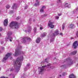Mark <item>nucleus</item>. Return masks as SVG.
Wrapping results in <instances>:
<instances>
[{
  "mask_svg": "<svg viewBox=\"0 0 78 78\" xmlns=\"http://www.w3.org/2000/svg\"><path fill=\"white\" fill-rule=\"evenodd\" d=\"M23 60V57L22 56L20 58H18L17 60L14 62L13 64L15 66L14 70L15 72H19Z\"/></svg>",
  "mask_w": 78,
  "mask_h": 78,
  "instance_id": "nucleus-1",
  "label": "nucleus"
},
{
  "mask_svg": "<svg viewBox=\"0 0 78 78\" xmlns=\"http://www.w3.org/2000/svg\"><path fill=\"white\" fill-rule=\"evenodd\" d=\"M50 66H51V64L49 63L48 64L47 66H42V67H39L38 70H39L40 73L41 74H42V72H44L45 69H47V70L53 69V67H50Z\"/></svg>",
  "mask_w": 78,
  "mask_h": 78,
  "instance_id": "nucleus-2",
  "label": "nucleus"
},
{
  "mask_svg": "<svg viewBox=\"0 0 78 78\" xmlns=\"http://www.w3.org/2000/svg\"><path fill=\"white\" fill-rule=\"evenodd\" d=\"M9 27L12 29H18L19 28L18 23L14 21L11 22L10 24Z\"/></svg>",
  "mask_w": 78,
  "mask_h": 78,
  "instance_id": "nucleus-3",
  "label": "nucleus"
},
{
  "mask_svg": "<svg viewBox=\"0 0 78 78\" xmlns=\"http://www.w3.org/2000/svg\"><path fill=\"white\" fill-rule=\"evenodd\" d=\"M21 48V46H20L18 49H16L15 53V56H18V55H20V54H24V53H25V52L20 51V50Z\"/></svg>",
  "mask_w": 78,
  "mask_h": 78,
  "instance_id": "nucleus-4",
  "label": "nucleus"
},
{
  "mask_svg": "<svg viewBox=\"0 0 78 78\" xmlns=\"http://www.w3.org/2000/svg\"><path fill=\"white\" fill-rule=\"evenodd\" d=\"M59 31L57 30L55 33H53L50 36L51 40L50 42H52L55 40L54 37L55 36H57L59 34Z\"/></svg>",
  "mask_w": 78,
  "mask_h": 78,
  "instance_id": "nucleus-5",
  "label": "nucleus"
},
{
  "mask_svg": "<svg viewBox=\"0 0 78 78\" xmlns=\"http://www.w3.org/2000/svg\"><path fill=\"white\" fill-rule=\"evenodd\" d=\"M66 61H67L68 62L67 63V66H71L72 64H73V60L72 59H70V58H68L66 59Z\"/></svg>",
  "mask_w": 78,
  "mask_h": 78,
  "instance_id": "nucleus-6",
  "label": "nucleus"
},
{
  "mask_svg": "<svg viewBox=\"0 0 78 78\" xmlns=\"http://www.w3.org/2000/svg\"><path fill=\"white\" fill-rule=\"evenodd\" d=\"M12 55V53H7L6 55H5V56L3 58V62H4L6 60H7L8 59V57L9 56H11V55Z\"/></svg>",
  "mask_w": 78,
  "mask_h": 78,
  "instance_id": "nucleus-7",
  "label": "nucleus"
},
{
  "mask_svg": "<svg viewBox=\"0 0 78 78\" xmlns=\"http://www.w3.org/2000/svg\"><path fill=\"white\" fill-rule=\"evenodd\" d=\"M26 40L28 41H31V39L29 37H24L23 38V42L24 43H26Z\"/></svg>",
  "mask_w": 78,
  "mask_h": 78,
  "instance_id": "nucleus-8",
  "label": "nucleus"
},
{
  "mask_svg": "<svg viewBox=\"0 0 78 78\" xmlns=\"http://www.w3.org/2000/svg\"><path fill=\"white\" fill-rule=\"evenodd\" d=\"M53 22L49 21L48 23V26L51 27V28H53L55 26L53 25Z\"/></svg>",
  "mask_w": 78,
  "mask_h": 78,
  "instance_id": "nucleus-9",
  "label": "nucleus"
},
{
  "mask_svg": "<svg viewBox=\"0 0 78 78\" xmlns=\"http://www.w3.org/2000/svg\"><path fill=\"white\" fill-rule=\"evenodd\" d=\"M9 40L10 42H12V37H8L5 38V41H8Z\"/></svg>",
  "mask_w": 78,
  "mask_h": 78,
  "instance_id": "nucleus-10",
  "label": "nucleus"
},
{
  "mask_svg": "<svg viewBox=\"0 0 78 78\" xmlns=\"http://www.w3.org/2000/svg\"><path fill=\"white\" fill-rule=\"evenodd\" d=\"M8 19H6L4 20V26H7L8 25Z\"/></svg>",
  "mask_w": 78,
  "mask_h": 78,
  "instance_id": "nucleus-11",
  "label": "nucleus"
},
{
  "mask_svg": "<svg viewBox=\"0 0 78 78\" xmlns=\"http://www.w3.org/2000/svg\"><path fill=\"white\" fill-rule=\"evenodd\" d=\"M30 63L27 64V66L24 68V70H25V71H26V70H27L28 69H30V67H30Z\"/></svg>",
  "mask_w": 78,
  "mask_h": 78,
  "instance_id": "nucleus-12",
  "label": "nucleus"
},
{
  "mask_svg": "<svg viewBox=\"0 0 78 78\" xmlns=\"http://www.w3.org/2000/svg\"><path fill=\"white\" fill-rule=\"evenodd\" d=\"M74 27V24H71L69 25V28H71V29H72Z\"/></svg>",
  "mask_w": 78,
  "mask_h": 78,
  "instance_id": "nucleus-13",
  "label": "nucleus"
},
{
  "mask_svg": "<svg viewBox=\"0 0 78 78\" xmlns=\"http://www.w3.org/2000/svg\"><path fill=\"white\" fill-rule=\"evenodd\" d=\"M36 2H37L35 3V4L34 6H37L39 5V2L38 1V0H36Z\"/></svg>",
  "mask_w": 78,
  "mask_h": 78,
  "instance_id": "nucleus-14",
  "label": "nucleus"
},
{
  "mask_svg": "<svg viewBox=\"0 0 78 78\" xmlns=\"http://www.w3.org/2000/svg\"><path fill=\"white\" fill-rule=\"evenodd\" d=\"M76 78V76H75L73 74H72L69 76V78Z\"/></svg>",
  "mask_w": 78,
  "mask_h": 78,
  "instance_id": "nucleus-15",
  "label": "nucleus"
},
{
  "mask_svg": "<svg viewBox=\"0 0 78 78\" xmlns=\"http://www.w3.org/2000/svg\"><path fill=\"white\" fill-rule=\"evenodd\" d=\"M17 8V6L16 5V4H14L12 6V9H16Z\"/></svg>",
  "mask_w": 78,
  "mask_h": 78,
  "instance_id": "nucleus-16",
  "label": "nucleus"
},
{
  "mask_svg": "<svg viewBox=\"0 0 78 78\" xmlns=\"http://www.w3.org/2000/svg\"><path fill=\"white\" fill-rule=\"evenodd\" d=\"M40 41H41V38L39 37L37 38L36 40V42L37 43H39Z\"/></svg>",
  "mask_w": 78,
  "mask_h": 78,
  "instance_id": "nucleus-17",
  "label": "nucleus"
},
{
  "mask_svg": "<svg viewBox=\"0 0 78 78\" xmlns=\"http://www.w3.org/2000/svg\"><path fill=\"white\" fill-rule=\"evenodd\" d=\"M76 53H77V51H74L73 52H72L71 53V55H76Z\"/></svg>",
  "mask_w": 78,
  "mask_h": 78,
  "instance_id": "nucleus-18",
  "label": "nucleus"
},
{
  "mask_svg": "<svg viewBox=\"0 0 78 78\" xmlns=\"http://www.w3.org/2000/svg\"><path fill=\"white\" fill-rule=\"evenodd\" d=\"M78 11V9H76L74 10L73 11V12L74 14H76L77 13V12Z\"/></svg>",
  "mask_w": 78,
  "mask_h": 78,
  "instance_id": "nucleus-19",
  "label": "nucleus"
},
{
  "mask_svg": "<svg viewBox=\"0 0 78 78\" xmlns=\"http://www.w3.org/2000/svg\"><path fill=\"white\" fill-rule=\"evenodd\" d=\"M28 30L27 31L28 32H30L31 31V27L29 26L27 28Z\"/></svg>",
  "mask_w": 78,
  "mask_h": 78,
  "instance_id": "nucleus-20",
  "label": "nucleus"
},
{
  "mask_svg": "<svg viewBox=\"0 0 78 78\" xmlns=\"http://www.w3.org/2000/svg\"><path fill=\"white\" fill-rule=\"evenodd\" d=\"M46 34H47L46 33H43L41 35V37H43L45 36H46Z\"/></svg>",
  "mask_w": 78,
  "mask_h": 78,
  "instance_id": "nucleus-21",
  "label": "nucleus"
},
{
  "mask_svg": "<svg viewBox=\"0 0 78 78\" xmlns=\"http://www.w3.org/2000/svg\"><path fill=\"white\" fill-rule=\"evenodd\" d=\"M12 34V32H9L7 34V35L8 36H11V35Z\"/></svg>",
  "mask_w": 78,
  "mask_h": 78,
  "instance_id": "nucleus-22",
  "label": "nucleus"
},
{
  "mask_svg": "<svg viewBox=\"0 0 78 78\" xmlns=\"http://www.w3.org/2000/svg\"><path fill=\"white\" fill-rule=\"evenodd\" d=\"M65 28V23H63L62 25V29L64 30Z\"/></svg>",
  "mask_w": 78,
  "mask_h": 78,
  "instance_id": "nucleus-23",
  "label": "nucleus"
},
{
  "mask_svg": "<svg viewBox=\"0 0 78 78\" xmlns=\"http://www.w3.org/2000/svg\"><path fill=\"white\" fill-rule=\"evenodd\" d=\"M47 59L46 58L45 60L43 62H44L45 64H47V63H48V62L47 60Z\"/></svg>",
  "mask_w": 78,
  "mask_h": 78,
  "instance_id": "nucleus-24",
  "label": "nucleus"
},
{
  "mask_svg": "<svg viewBox=\"0 0 78 78\" xmlns=\"http://www.w3.org/2000/svg\"><path fill=\"white\" fill-rule=\"evenodd\" d=\"M44 9L41 8L40 10V12H44Z\"/></svg>",
  "mask_w": 78,
  "mask_h": 78,
  "instance_id": "nucleus-25",
  "label": "nucleus"
},
{
  "mask_svg": "<svg viewBox=\"0 0 78 78\" xmlns=\"http://www.w3.org/2000/svg\"><path fill=\"white\" fill-rule=\"evenodd\" d=\"M37 30V28L36 27L34 28V33H36V30Z\"/></svg>",
  "mask_w": 78,
  "mask_h": 78,
  "instance_id": "nucleus-26",
  "label": "nucleus"
},
{
  "mask_svg": "<svg viewBox=\"0 0 78 78\" xmlns=\"http://www.w3.org/2000/svg\"><path fill=\"white\" fill-rule=\"evenodd\" d=\"M10 7H11V6L9 5H7L6 6V8H8H8H10Z\"/></svg>",
  "mask_w": 78,
  "mask_h": 78,
  "instance_id": "nucleus-27",
  "label": "nucleus"
},
{
  "mask_svg": "<svg viewBox=\"0 0 78 78\" xmlns=\"http://www.w3.org/2000/svg\"><path fill=\"white\" fill-rule=\"evenodd\" d=\"M66 66L65 65H62V66H61V67H63V68H66Z\"/></svg>",
  "mask_w": 78,
  "mask_h": 78,
  "instance_id": "nucleus-28",
  "label": "nucleus"
},
{
  "mask_svg": "<svg viewBox=\"0 0 78 78\" xmlns=\"http://www.w3.org/2000/svg\"><path fill=\"white\" fill-rule=\"evenodd\" d=\"M31 19H30L29 21V23H30V24H31Z\"/></svg>",
  "mask_w": 78,
  "mask_h": 78,
  "instance_id": "nucleus-29",
  "label": "nucleus"
},
{
  "mask_svg": "<svg viewBox=\"0 0 78 78\" xmlns=\"http://www.w3.org/2000/svg\"><path fill=\"white\" fill-rule=\"evenodd\" d=\"M10 14H12V13H14V11L13 10H11L10 11Z\"/></svg>",
  "mask_w": 78,
  "mask_h": 78,
  "instance_id": "nucleus-30",
  "label": "nucleus"
},
{
  "mask_svg": "<svg viewBox=\"0 0 78 78\" xmlns=\"http://www.w3.org/2000/svg\"><path fill=\"white\" fill-rule=\"evenodd\" d=\"M67 74L66 73H63L62 74V76H65Z\"/></svg>",
  "mask_w": 78,
  "mask_h": 78,
  "instance_id": "nucleus-31",
  "label": "nucleus"
},
{
  "mask_svg": "<svg viewBox=\"0 0 78 78\" xmlns=\"http://www.w3.org/2000/svg\"><path fill=\"white\" fill-rule=\"evenodd\" d=\"M28 7V5H26L25 6V9H27V8Z\"/></svg>",
  "mask_w": 78,
  "mask_h": 78,
  "instance_id": "nucleus-32",
  "label": "nucleus"
},
{
  "mask_svg": "<svg viewBox=\"0 0 78 78\" xmlns=\"http://www.w3.org/2000/svg\"><path fill=\"white\" fill-rule=\"evenodd\" d=\"M20 18H20V17L18 16V17L16 18V20H19V19H20Z\"/></svg>",
  "mask_w": 78,
  "mask_h": 78,
  "instance_id": "nucleus-33",
  "label": "nucleus"
},
{
  "mask_svg": "<svg viewBox=\"0 0 78 78\" xmlns=\"http://www.w3.org/2000/svg\"><path fill=\"white\" fill-rule=\"evenodd\" d=\"M68 3H66V4H65V6H66V7H67L68 8H69V5H68Z\"/></svg>",
  "mask_w": 78,
  "mask_h": 78,
  "instance_id": "nucleus-34",
  "label": "nucleus"
},
{
  "mask_svg": "<svg viewBox=\"0 0 78 78\" xmlns=\"http://www.w3.org/2000/svg\"><path fill=\"white\" fill-rule=\"evenodd\" d=\"M45 8V6L44 5L42 7L41 9H44Z\"/></svg>",
  "mask_w": 78,
  "mask_h": 78,
  "instance_id": "nucleus-35",
  "label": "nucleus"
},
{
  "mask_svg": "<svg viewBox=\"0 0 78 78\" xmlns=\"http://www.w3.org/2000/svg\"><path fill=\"white\" fill-rule=\"evenodd\" d=\"M1 49L2 50H5V48L4 47H1Z\"/></svg>",
  "mask_w": 78,
  "mask_h": 78,
  "instance_id": "nucleus-36",
  "label": "nucleus"
},
{
  "mask_svg": "<svg viewBox=\"0 0 78 78\" xmlns=\"http://www.w3.org/2000/svg\"><path fill=\"white\" fill-rule=\"evenodd\" d=\"M14 70V68H12L11 69H10V71H12V70Z\"/></svg>",
  "mask_w": 78,
  "mask_h": 78,
  "instance_id": "nucleus-37",
  "label": "nucleus"
},
{
  "mask_svg": "<svg viewBox=\"0 0 78 78\" xmlns=\"http://www.w3.org/2000/svg\"><path fill=\"white\" fill-rule=\"evenodd\" d=\"M3 30V29L2 27H0V31H2Z\"/></svg>",
  "mask_w": 78,
  "mask_h": 78,
  "instance_id": "nucleus-38",
  "label": "nucleus"
},
{
  "mask_svg": "<svg viewBox=\"0 0 78 78\" xmlns=\"http://www.w3.org/2000/svg\"><path fill=\"white\" fill-rule=\"evenodd\" d=\"M59 16H57L55 17V18L56 19H59Z\"/></svg>",
  "mask_w": 78,
  "mask_h": 78,
  "instance_id": "nucleus-39",
  "label": "nucleus"
},
{
  "mask_svg": "<svg viewBox=\"0 0 78 78\" xmlns=\"http://www.w3.org/2000/svg\"><path fill=\"white\" fill-rule=\"evenodd\" d=\"M48 16V14H44V16Z\"/></svg>",
  "mask_w": 78,
  "mask_h": 78,
  "instance_id": "nucleus-40",
  "label": "nucleus"
},
{
  "mask_svg": "<svg viewBox=\"0 0 78 78\" xmlns=\"http://www.w3.org/2000/svg\"><path fill=\"white\" fill-rule=\"evenodd\" d=\"M41 26H42V25H40V30H42V29H43V28H42V27H41Z\"/></svg>",
  "mask_w": 78,
  "mask_h": 78,
  "instance_id": "nucleus-41",
  "label": "nucleus"
},
{
  "mask_svg": "<svg viewBox=\"0 0 78 78\" xmlns=\"http://www.w3.org/2000/svg\"><path fill=\"white\" fill-rule=\"evenodd\" d=\"M1 43L2 44H3V41H1Z\"/></svg>",
  "mask_w": 78,
  "mask_h": 78,
  "instance_id": "nucleus-42",
  "label": "nucleus"
},
{
  "mask_svg": "<svg viewBox=\"0 0 78 78\" xmlns=\"http://www.w3.org/2000/svg\"><path fill=\"white\" fill-rule=\"evenodd\" d=\"M58 16H61V14L58 13Z\"/></svg>",
  "mask_w": 78,
  "mask_h": 78,
  "instance_id": "nucleus-43",
  "label": "nucleus"
},
{
  "mask_svg": "<svg viewBox=\"0 0 78 78\" xmlns=\"http://www.w3.org/2000/svg\"><path fill=\"white\" fill-rule=\"evenodd\" d=\"M58 2H59V3H61V0H58Z\"/></svg>",
  "mask_w": 78,
  "mask_h": 78,
  "instance_id": "nucleus-44",
  "label": "nucleus"
},
{
  "mask_svg": "<svg viewBox=\"0 0 78 78\" xmlns=\"http://www.w3.org/2000/svg\"><path fill=\"white\" fill-rule=\"evenodd\" d=\"M71 39H73L74 38H73V37H72L71 38Z\"/></svg>",
  "mask_w": 78,
  "mask_h": 78,
  "instance_id": "nucleus-45",
  "label": "nucleus"
},
{
  "mask_svg": "<svg viewBox=\"0 0 78 78\" xmlns=\"http://www.w3.org/2000/svg\"><path fill=\"white\" fill-rule=\"evenodd\" d=\"M0 78H5L4 77L2 76V77H1Z\"/></svg>",
  "mask_w": 78,
  "mask_h": 78,
  "instance_id": "nucleus-46",
  "label": "nucleus"
},
{
  "mask_svg": "<svg viewBox=\"0 0 78 78\" xmlns=\"http://www.w3.org/2000/svg\"><path fill=\"white\" fill-rule=\"evenodd\" d=\"M43 64V63L41 62V66H42V64Z\"/></svg>",
  "mask_w": 78,
  "mask_h": 78,
  "instance_id": "nucleus-47",
  "label": "nucleus"
},
{
  "mask_svg": "<svg viewBox=\"0 0 78 78\" xmlns=\"http://www.w3.org/2000/svg\"><path fill=\"white\" fill-rule=\"evenodd\" d=\"M60 35H62V33H61L60 34Z\"/></svg>",
  "mask_w": 78,
  "mask_h": 78,
  "instance_id": "nucleus-48",
  "label": "nucleus"
},
{
  "mask_svg": "<svg viewBox=\"0 0 78 78\" xmlns=\"http://www.w3.org/2000/svg\"><path fill=\"white\" fill-rule=\"evenodd\" d=\"M25 31H26V33H27V30H25Z\"/></svg>",
  "mask_w": 78,
  "mask_h": 78,
  "instance_id": "nucleus-49",
  "label": "nucleus"
},
{
  "mask_svg": "<svg viewBox=\"0 0 78 78\" xmlns=\"http://www.w3.org/2000/svg\"><path fill=\"white\" fill-rule=\"evenodd\" d=\"M1 70V68H0V71Z\"/></svg>",
  "mask_w": 78,
  "mask_h": 78,
  "instance_id": "nucleus-50",
  "label": "nucleus"
},
{
  "mask_svg": "<svg viewBox=\"0 0 78 78\" xmlns=\"http://www.w3.org/2000/svg\"><path fill=\"white\" fill-rule=\"evenodd\" d=\"M1 36V34L0 33V36Z\"/></svg>",
  "mask_w": 78,
  "mask_h": 78,
  "instance_id": "nucleus-51",
  "label": "nucleus"
},
{
  "mask_svg": "<svg viewBox=\"0 0 78 78\" xmlns=\"http://www.w3.org/2000/svg\"><path fill=\"white\" fill-rule=\"evenodd\" d=\"M15 78L14 76L13 77V78Z\"/></svg>",
  "mask_w": 78,
  "mask_h": 78,
  "instance_id": "nucleus-52",
  "label": "nucleus"
},
{
  "mask_svg": "<svg viewBox=\"0 0 78 78\" xmlns=\"http://www.w3.org/2000/svg\"><path fill=\"white\" fill-rule=\"evenodd\" d=\"M60 76H61V75H60Z\"/></svg>",
  "mask_w": 78,
  "mask_h": 78,
  "instance_id": "nucleus-53",
  "label": "nucleus"
},
{
  "mask_svg": "<svg viewBox=\"0 0 78 78\" xmlns=\"http://www.w3.org/2000/svg\"><path fill=\"white\" fill-rule=\"evenodd\" d=\"M77 18H78V16L77 17Z\"/></svg>",
  "mask_w": 78,
  "mask_h": 78,
  "instance_id": "nucleus-54",
  "label": "nucleus"
},
{
  "mask_svg": "<svg viewBox=\"0 0 78 78\" xmlns=\"http://www.w3.org/2000/svg\"><path fill=\"white\" fill-rule=\"evenodd\" d=\"M1 2H0V3H1Z\"/></svg>",
  "mask_w": 78,
  "mask_h": 78,
  "instance_id": "nucleus-55",
  "label": "nucleus"
}]
</instances>
